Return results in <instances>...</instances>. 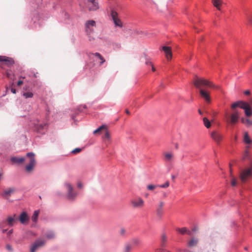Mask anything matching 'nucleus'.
<instances>
[{"label": "nucleus", "instance_id": "obj_35", "mask_svg": "<svg viewBox=\"0 0 252 252\" xmlns=\"http://www.w3.org/2000/svg\"><path fill=\"white\" fill-rule=\"evenodd\" d=\"M46 237L48 239H52L54 238L55 234L53 232L49 231L46 234Z\"/></svg>", "mask_w": 252, "mask_h": 252}, {"label": "nucleus", "instance_id": "obj_49", "mask_svg": "<svg viewBox=\"0 0 252 252\" xmlns=\"http://www.w3.org/2000/svg\"><path fill=\"white\" fill-rule=\"evenodd\" d=\"M99 132H100L99 130H98V128H97L94 131V134H96Z\"/></svg>", "mask_w": 252, "mask_h": 252}, {"label": "nucleus", "instance_id": "obj_21", "mask_svg": "<svg viewBox=\"0 0 252 252\" xmlns=\"http://www.w3.org/2000/svg\"><path fill=\"white\" fill-rule=\"evenodd\" d=\"M245 24L249 27L252 26V15L247 14L246 15Z\"/></svg>", "mask_w": 252, "mask_h": 252}, {"label": "nucleus", "instance_id": "obj_43", "mask_svg": "<svg viewBox=\"0 0 252 252\" xmlns=\"http://www.w3.org/2000/svg\"><path fill=\"white\" fill-rule=\"evenodd\" d=\"M146 64H150L152 66V69L153 70V71H156V68H155V67L154 66L153 64H152V63L150 62H146Z\"/></svg>", "mask_w": 252, "mask_h": 252}, {"label": "nucleus", "instance_id": "obj_18", "mask_svg": "<svg viewBox=\"0 0 252 252\" xmlns=\"http://www.w3.org/2000/svg\"><path fill=\"white\" fill-rule=\"evenodd\" d=\"M162 50L164 51L167 59L168 60L171 59L172 56L171 48L164 46L162 47Z\"/></svg>", "mask_w": 252, "mask_h": 252}, {"label": "nucleus", "instance_id": "obj_56", "mask_svg": "<svg viewBox=\"0 0 252 252\" xmlns=\"http://www.w3.org/2000/svg\"><path fill=\"white\" fill-rule=\"evenodd\" d=\"M234 141H237V135H235L234 136Z\"/></svg>", "mask_w": 252, "mask_h": 252}, {"label": "nucleus", "instance_id": "obj_28", "mask_svg": "<svg viewBox=\"0 0 252 252\" xmlns=\"http://www.w3.org/2000/svg\"><path fill=\"white\" fill-rule=\"evenodd\" d=\"M39 214V211L36 210L34 212L32 216V220L33 222H36L37 220L38 215Z\"/></svg>", "mask_w": 252, "mask_h": 252}, {"label": "nucleus", "instance_id": "obj_61", "mask_svg": "<svg viewBox=\"0 0 252 252\" xmlns=\"http://www.w3.org/2000/svg\"><path fill=\"white\" fill-rule=\"evenodd\" d=\"M0 227H3L1 224H0Z\"/></svg>", "mask_w": 252, "mask_h": 252}, {"label": "nucleus", "instance_id": "obj_38", "mask_svg": "<svg viewBox=\"0 0 252 252\" xmlns=\"http://www.w3.org/2000/svg\"><path fill=\"white\" fill-rule=\"evenodd\" d=\"M132 243L134 245H138L140 243V241L137 238L132 239Z\"/></svg>", "mask_w": 252, "mask_h": 252}, {"label": "nucleus", "instance_id": "obj_29", "mask_svg": "<svg viewBox=\"0 0 252 252\" xmlns=\"http://www.w3.org/2000/svg\"><path fill=\"white\" fill-rule=\"evenodd\" d=\"M176 231L180 232L182 234H184L186 233H188L189 234H190L189 231H188L186 227L177 228H176Z\"/></svg>", "mask_w": 252, "mask_h": 252}, {"label": "nucleus", "instance_id": "obj_55", "mask_svg": "<svg viewBox=\"0 0 252 252\" xmlns=\"http://www.w3.org/2000/svg\"><path fill=\"white\" fill-rule=\"evenodd\" d=\"M167 194L165 192H164L163 194V197L166 198L167 197Z\"/></svg>", "mask_w": 252, "mask_h": 252}, {"label": "nucleus", "instance_id": "obj_59", "mask_svg": "<svg viewBox=\"0 0 252 252\" xmlns=\"http://www.w3.org/2000/svg\"><path fill=\"white\" fill-rule=\"evenodd\" d=\"M6 231H7V229H3V230H2V232H3V233H5V232H6Z\"/></svg>", "mask_w": 252, "mask_h": 252}, {"label": "nucleus", "instance_id": "obj_26", "mask_svg": "<svg viewBox=\"0 0 252 252\" xmlns=\"http://www.w3.org/2000/svg\"><path fill=\"white\" fill-rule=\"evenodd\" d=\"M241 122L242 123L245 124L247 126H252V121L249 119L242 118L241 119Z\"/></svg>", "mask_w": 252, "mask_h": 252}, {"label": "nucleus", "instance_id": "obj_41", "mask_svg": "<svg viewBox=\"0 0 252 252\" xmlns=\"http://www.w3.org/2000/svg\"><path fill=\"white\" fill-rule=\"evenodd\" d=\"M81 151V149L80 148H76L72 151V153L76 154L80 152Z\"/></svg>", "mask_w": 252, "mask_h": 252}, {"label": "nucleus", "instance_id": "obj_9", "mask_svg": "<svg viewBox=\"0 0 252 252\" xmlns=\"http://www.w3.org/2000/svg\"><path fill=\"white\" fill-rule=\"evenodd\" d=\"M111 16L115 26L121 28L122 27V23L118 18V13L114 10H112L111 11Z\"/></svg>", "mask_w": 252, "mask_h": 252}, {"label": "nucleus", "instance_id": "obj_62", "mask_svg": "<svg viewBox=\"0 0 252 252\" xmlns=\"http://www.w3.org/2000/svg\"><path fill=\"white\" fill-rule=\"evenodd\" d=\"M172 179H174V176H172Z\"/></svg>", "mask_w": 252, "mask_h": 252}, {"label": "nucleus", "instance_id": "obj_48", "mask_svg": "<svg viewBox=\"0 0 252 252\" xmlns=\"http://www.w3.org/2000/svg\"><path fill=\"white\" fill-rule=\"evenodd\" d=\"M11 92H12V93H13V94H16V89H14V88H12V89H11Z\"/></svg>", "mask_w": 252, "mask_h": 252}, {"label": "nucleus", "instance_id": "obj_1", "mask_svg": "<svg viewBox=\"0 0 252 252\" xmlns=\"http://www.w3.org/2000/svg\"><path fill=\"white\" fill-rule=\"evenodd\" d=\"M193 84L196 88L199 89V93L201 96L203 98L207 103L211 102L210 94L206 90L202 89L201 87H205L217 90H219L220 89V87L219 86L215 85L212 82L198 77H196L194 79Z\"/></svg>", "mask_w": 252, "mask_h": 252}, {"label": "nucleus", "instance_id": "obj_25", "mask_svg": "<svg viewBox=\"0 0 252 252\" xmlns=\"http://www.w3.org/2000/svg\"><path fill=\"white\" fill-rule=\"evenodd\" d=\"M198 242L197 239L192 238L188 242V245L190 247L195 246L197 244Z\"/></svg>", "mask_w": 252, "mask_h": 252}, {"label": "nucleus", "instance_id": "obj_53", "mask_svg": "<svg viewBox=\"0 0 252 252\" xmlns=\"http://www.w3.org/2000/svg\"><path fill=\"white\" fill-rule=\"evenodd\" d=\"M180 252H191L188 250H183Z\"/></svg>", "mask_w": 252, "mask_h": 252}, {"label": "nucleus", "instance_id": "obj_5", "mask_svg": "<svg viewBox=\"0 0 252 252\" xmlns=\"http://www.w3.org/2000/svg\"><path fill=\"white\" fill-rule=\"evenodd\" d=\"M96 27V23L93 20L87 21L85 24V32L87 34H91L94 32V28Z\"/></svg>", "mask_w": 252, "mask_h": 252}, {"label": "nucleus", "instance_id": "obj_3", "mask_svg": "<svg viewBox=\"0 0 252 252\" xmlns=\"http://www.w3.org/2000/svg\"><path fill=\"white\" fill-rule=\"evenodd\" d=\"M237 107L244 109L245 115L247 117H250L252 115V108L248 103L243 101H238L233 103L231 106L232 109H235Z\"/></svg>", "mask_w": 252, "mask_h": 252}, {"label": "nucleus", "instance_id": "obj_20", "mask_svg": "<svg viewBox=\"0 0 252 252\" xmlns=\"http://www.w3.org/2000/svg\"><path fill=\"white\" fill-rule=\"evenodd\" d=\"M88 7L89 11H96L99 8L98 3L97 2L89 3Z\"/></svg>", "mask_w": 252, "mask_h": 252}, {"label": "nucleus", "instance_id": "obj_10", "mask_svg": "<svg viewBox=\"0 0 252 252\" xmlns=\"http://www.w3.org/2000/svg\"><path fill=\"white\" fill-rule=\"evenodd\" d=\"M164 205L165 202L161 200H160L157 205L156 215L159 218H161L164 213L163 207Z\"/></svg>", "mask_w": 252, "mask_h": 252}, {"label": "nucleus", "instance_id": "obj_22", "mask_svg": "<svg viewBox=\"0 0 252 252\" xmlns=\"http://www.w3.org/2000/svg\"><path fill=\"white\" fill-rule=\"evenodd\" d=\"M243 140H244V142L246 144H252V141L250 139L248 132H245L244 133Z\"/></svg>", "mask_w": 252, "mask_h": 252}, {"label": "nucleus", "instance_id": "obj_52", "mask_svg": "<svg viewBox=\"0 0 252 252\" xmlns=\"http://www.w3.org/2000/svg\"><path fill=\"white\" fill-rule=\"evenodd\" d=\"M90 3H97V2L95 1V0H89Z\"/></svg>", "mask_w": 252, "mask_h": 252}, {"label": "nucleus", "instance_id": "obj_15", "mask_svg": "<svg viewBox=\"0 0 252 252\" xmlns=\"http://www.w3.org/2000/svg\"><path fill=\"white\" fill-rule=\"evenodd\" d=\"M0 62H3L4 63L8 66H10L14 64V61L10 58L0 56Z\"/></svg>", "mask_w": 252, "mask_h": 252}, {"label": "nucleus", "instance_id": "obj_58", "mask_svg": "<svg viewBox=\"0 0 252 252\" xmlns=\"http://www.w3.org/2000/svg\"><path fill=\"white\" fill-rule=\"evenodd\" d=\"M198 113L200 114V115H202V112L201 111V110L200 109L198 110Z\"/></svg>", "mask_w": 252, "mask_h": 252}, {"label": "nucleus", "instance_id": "obj_17", "mask_svg": "<svg viewBox=\"0 0 252 252\" xmlns=\"http://www.w3.org/2000/svg\"><path fill=\"white\" fill-rule=\"evenodd\" d=\"M19 221L22 224H25L28 223L29 220V217L26 212H23L21 214L19 218Z\"/></svg>", "mask_w": 252, "mask_h": 252}, {"label": "nucleus", "instance_id": "obj_32", "mask_svg": "<svg viewBox=\"0 0 252 252\" xmlns=\"http://www.w3.org/2000/svg\"><path fill=\"white\" fill-rule=\"evenodd\" d=\"M23 96L25 98H32L33 96V94L32 92H28L23 93Z\"/></svg>", "mask_w": 252, "mask_h": 252}, {"label": "nucleus", "instance_id": "obj_7", "mask_svg": "<svg viewBox=\"0 0 252 252\" xmlns=\"http://www.w3.org/2000/svg\"><path fill=\"white\" fill-rule=\"evenodd\" d=\"M64 186L67 189V197L68 199L73 200L77 196V193L73 190L72 185L68 183H66Z\"/></svg>", "mask_w": 252, "mask_h": 252}, {"label": "nucleus", "instance_id": "obj_16", "mask_svg": "<svg viewBox=\"0 0 252 252\" xmlns=\"http://www.w3.org/2000/svg\"><path fill=\"white\" fill-rule=\"evenodd\" d=\"M18 217L14 214L13 216H8L6 219L7 224L10 226H12L17 221Z\"/></svg>", "mask_w": 252, "mask_h": 252}, {"label": "nucleus", "instance_id": "obj_54", "mask_svg": "<svg viewBox=\"0 0 252 252\" xmlns=\"http://www.w3.org/2000/svg\"><path fill=\"white\" fill-rule=\"evenodd\" d=\"M6 248H7V249L8 250H11V246H9V245H7V246H6Z\"/></svg>", "mask_w": 252, "mask_h": 252}, {"label": "nucleus", "instance_id": "obj_13", "mask_svg": "<svg viewBox=\"0 0 252 252\" xmlns=\"http://www.w3.org/2000/svg\"><path fill=\"white\" fill-rule=\"evenodd\" d=\"M211 137L218 144L220 142L222 138V135L217 131H213Z\"/></svg>", "mask_w": 252, "mask_h": 252}, {"label": "nucleus", "instance_id": "obj_39", "mask_svg": "<svg viewBox=\"0 0 252 252\" xmlns=\"http://www.w3.org/2000/svg\"><path fill=\"white\" fill-rule=\"evenodd\" d=\"M92 34H87L88 37V38H89V40L91 42H93L95 40V38L92 35Z\"/></svg>", "mask_w": 252, "mask_h": 252}, {"label": "nucleus", "instance_id": "obj_34", "mask_svg": "<svg viewBox=\"0 0 252 252\" xmlns=\"http://www.w3.org/2000/svg\"><path fill=\"white\" fill-rule=\"evenodd\" d=\"M230 171L231 174H232V171H231V169H230ZM231 176L232 177L231 184L232 186H235L237 185V180L236 178H235L234 177H233L232 176V175H231Z\"/></svg>", "mask_w": 252, "mask_h": 252}, {"label": "nucleus", "instance_id": "obj_47", "mask_svg": "<svg viewBox=\"0 0 252 252\" xmlns=\"http://www.w3.org/2000/svg\"><path fill=\"white\" fill-rule=\"evenodd\" d=\"M77 186L79 188L81 189L83 188V184L81 183H78Z\"/></svg>", "mask_w": 252, "mask_h": 252}, {"label": "nucleus", "instance_id": "obj_37", "mask_svg": "<svg viewBox=\"0 0 252 252\" xmlns=\"http://www.w3.org/2000/svg\"><path fill=\"white\" fill-rule=\"evenodd\" d=\"M169 186V183L168 181H166L164 184L161 185H158V187L161 188H166L168 187Z\"/></svg>", "mask_w": 252, "mask_h": 252}, {"label": "nucleus", "instance_id": "obj_4", "mask_svg": "<svg viewBox=\"0 0 252 252\" xmlns=\"http://www.w3.org/2000/svg\"><path fill=\"white\" fill-rule=\"evenodd\" d=\"M252 176V165L242 170L240 173V178L242 182H245Z\"/></svg>", "mask_w": 252, "mask_h": 252}, {"label": "nucleus", "instance_id": "obj_30", "mask_svg": "<svg viewBox=\"0 0 252 252\" xmlns=\"http://www.w3.org/2000/svg\"><path fill=\"white\" fill-rule=\"evenodd\" d=\"M167 241V237L165 234H162L161 236V246L162 247H164Z\"/></svg>", "mask_w": 252, "mask_h": 252}, {"label": "nucleus", "instance_id": "obj_19", "mask_svg": "<svg viewBox=\"0 0 252 252\" xmlns=\"http://www.w3.org/2000/svg\"><path fill=\"white\" fill-rule=\"evenodd\" d=\"M46 124L45 123H35L34 126L36 130L38 132H40L41 130H43L46 127Z\"/></svg>", "mask_w": 252, "mask_h": 252}, {"label": "nucleus", "instance_id": "obj_36", "mask_svg": "<svg viewBox=\"0 0 252 252\" xmlns=\"http://www.w3.org/2000/svg\"><path fill=\"white\" fill-rule=\"evenodd\" d=\"M104 138H105L108 140H109L110 139V134L109 132L107 129H106L105 130V134L104 136Z\"/></svg>", "mask_w": 252, "mask_h": 252}, {"label": "nucleus", "instance_id": "obj_14", "mask_svg": "<svg viewBox=\"0 0 252 252\" xmlns=\"http://www.w3.org/2000/svg\"><path fill=\"white\" fill-rule=\"evenodd\" d=\"M174 158V155L173 152L169 151L163 153V159L166 162H171Z\"/></svg>", "mask_w": 252, "mask_h": 252}, {"label": "nucleus", "instance_id": "obj_44", "mask_svg": "<svg viewBox=\"0 0 252 252\" xmlns=\"http://www.w3.org/2000/svg\"><path fill=\"white\" fill-rule=\"evenodd\" d=\"M248 156H249V152H248V151H246L245 152V153L244 154V156H243V159H245L246 158H247V157H248Z\"/></svg>", "mask_w": 252, "mask_h": 252}, {"label": "nucleus", "instance_id": "obj_27", "mask_svg": "<svg viewBox=\"0 0 252 252\" xmlns=\"http://www.w3.org/2000/svg\"><path fill=\"white\" fill-rule=\"evenodd\" d=\"M92 55H94L100 61V65H101L102 63H103L105 62V60L103 58V57L99 53H95L94 54H92Z\"/></svg>", "mask_w": 252, "mask_h": 252}, {"label": "nucleus", "instance_id": "obj_11", "mask_svg": "<svg viewBox=\"0 0 252 252\" xmlns=\"http://www.w3.org/2000/svg\"><path fill=\"white\" fill-rule=\"evenodd\" d=\"M16 191V189L14 187H10L5 189L1 194V196L5 199H8L9 197L13 194Z\"/></svg>", "mask_w": 252, "mask_h": 252}, {"label": "nucleus", "instance_id": "obj_46", "mask_svg": "<svg viewBox=\"0 0 252 252\" xmlns=\"http://www.w3.org/2000/svg\"><path fill=\"white\" fill-rule=\"evenodd\" d=\"M23 84V81H21V80H20L17 83V86H20L21 85H22V84Z\"/></svg>", "mask_w": 252, "mask_h": 252}, {"label": "nucleus", "instance_id": "obj_24", "mask_svg": "<svg viewBox=\"0 0 252 252\" xmlns=\"http://www.w3.org/2000/svg\"><path fill=\"white\" fill-rule=\"evenodd\" d=\"M212 2L214 6H215L218 10H220V5L222 3V0H212Z\"/></svg>", "mask_w": 252, "mask_h": 252}, {"label": "nucleus", "instance_id": "obj_23", "mask_svg": "<svg viewBox=\"0 0 252 252\" xmlns=\"http://www.w3.org/2000/svg\"><path fill=\"white\" fill-rule=\"evenodd\" d=\"M11 160L12 162L17 163H23L25 160V158L23 157H12L11 158Z\"/></svg>", "mask_w": 252, "mask_h": 252}, {"label": "nucleus", "instance_id": "obj_57", "mask_svg": "<svg viewBox=\"0 0 252 252\" xmlns=\"http://www.w3.org/2000/svg\"><path fill=\"white\" fill-rule=\"evenodd\" d=\"M126 113L127 114H129V113H130L129 111L127 109L126 110Z\"/></svg>", "mask_w": 252, "mask_h": 252}, {"label": "nucleus", "instance_id": "obj_42", "mask_svg": "<svg viewBox=\"0 0 252 252\" xmlns=\"http://www.w3.org/2000/svg\"><path fill=\"white\" fill-rule=\"evenodd\" d=\"M98 130H99V131L100 132L102 130H106V126L105 125H102L100 126H99L98 128Z\"/></svg>", "mask_w": 252, "mask_h": 252}, {"label": "nucleus", "instance_id": "obj_8", "mask_svg": "<svg viewBox=\"0 0 252 252\" xmlns=\"http://www.w3.org/2000/svg\"><path fill=\"white\" fill-rule=\"evenodd\" d=\"M133 208L141 209L144 206V201L141 197L131 199L130 201Z\"/></svg>", "mask_w": 252, "mask_h": 252}, {"label": "nucleus", "instance_id": "obj_51", "mask_svg": "<svg viewBox=\"0 0 252 252\" xmlns=\"http://www.w3.org/2000/svg\"><path fill=\"white\" fill-rule=\"evenodd\" d=\"M12 232H13V230L11 229V230H10L9 231H8L7 235H10L12 233Z\"/></svg>", "mask_w": 252, "mask_h": 252}, {"label": "nucleus", "instance_id": "obj_6", "mask_svg": "<svg viewBox=\"0 0 252 252\" xmlns=\"http://www.w3.org/2000/svg\"><path fill=\"white\" fill-rule=\"evenodd\" d=\"M27 156L30 158V163L26 166V170L28 172H31L36 164V161L34 158V154L32 152L28 153L27 154Z\"/></svg>", "mask_w": 252, "mask_h": 252}, {"label": "nucleus", "instance_id": "obj_45", "mask_svg": "<svg viewBox=\"0 0 252 252\" xmlns=\"http://www.w3.org/2000/svg\"><path fill=\"white\" fill-rule=\"evenodd\" d=\"M156 252H163V249L162 248L158 249L156 250Z\"/></svg>", "mask_w": 252, "mask_h": 252}, {"label": "nucleus", "instance_id": "obj_60", "mask_svg": "<svg viewBox=\"0 0 252 252\" xmlns=\"http://www.w3.org/2000/svg\"><path fill=\"white\" fill-rule=\"evenodd\" d=\"M251 104H252V99H251Z\"/></svg>", "mask_w": 252, "mask_h": 252}, {"label": "nucleus", "instance_id": "obj_31", "mask_svg": "<svg viewBox=\"0 0 252 252\" xmlns=\"http://www.w3.org/2000/svg\"><path fill=\"white\" fill-rule=\"evenodd\" d=\"M203 124L205 127L209 128L211 127V123L209 120L206 117L203 119Z\"/></svg>", "mask_w": 252, "mask_h": 252}, {"label": "nucleus", "instance_id": "obj_40", "mask_svg": "<svg viewBox=\"0 0 252 252\" xmlns=\"http://www.w3.org/2000/svg\"><path fill=\"white\" fill-rule=\"evenodd\" d=\"M158 186L153 185H149L147 186V188L149 190H154L156 187H158Z\"/></svg>", "mask_w": 252, "mask_h": 252}, {"label": "nucleus", "instance_id": "obj_33", "mask_svg": "<svg viewBox=\"0 0 252 252\" xmlns=\"http://www.w3.org/2000/svg\"><path fill=\"white\" fill-rule=\"evenodd\" d=\"M132 249V246L129 244H126L125 246L124 252H129Z\"/></svg>", "mask_w": 252, "mask_h": 252}, {"label": "nucleus", "instance_id": "obj_50", "mask_svg": "<svg viewBox=\"0 0 252 252\" xmlns=\"http://www.w3.org/2000/svg\"><path fill=\"white\" fill-rule=\"evenodd\" d=\"M244 94H246V95H249L250 94V92L248 90L247 91H246L245 92H244Z\"/></svg>", "mask_w": 252, "mask_h": 252}, {"label": "nucleus", "instance_id": "obj_2", "mask_svg": "<svg viewBox=\"0 0 252 252\" xmlns=\"http://www.w3.org/2000/svg\"><path fill=\"white\" fill-rule=\"evenodd\" d=\"M232 109V112L230 114L227 113L224 114L225 121L228 124L234 125L238 121L240 117V112L236 108Z\"/></svg>", "mask_w": 252, "mask_h": 252}, {"label": "nucleus", "instance_id": "obj_12", "mask_svg": "<svg viewBox=\"0 0 252 252\" xmlns=\"http://www.w3.org/2000/svg\"><path fill=\"white\" fill-rule=\"evenodd\" d=\"M45 244V241L42 239H38L33 244L31 252H35V251L39 247L43 246Z\"/></svg>", "mask_w": 252, "mask_h": 252}]
</instances>
